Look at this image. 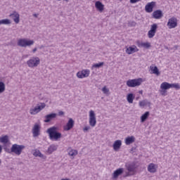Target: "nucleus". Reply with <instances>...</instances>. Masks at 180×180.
Returning <instances> with one entry per match:
<instances>
[{
	"mask_svg": "<svg viewBox=\"0 0 180 180\" xmlns=\"http://www.w3.org/2000/svg\"><path fill=\"white\" fill-rule=\"evenodd\" d=\"M57 148H58V146L56 144H51V146H49L46 153L48 154H52L54 153V151H57Z\"/></svg>",
	"mask_w": 180,
	"mask_h": 180,
	"instance_id": "24",
	"label": "nucleus"
},
{
	"mask_svg": "<svg viewBox=\"0 0 180 180\" xmlns=\"http://www.w3.org/2000/svg\"><path fill=\"white\" fill-rule=\"evenodd\" d=\"M89 123L91 127L96 126V115L95 111L91 110L89 112Z\"/></svg>",
	"mask_w": 180,
	"mask_h": 180,
	"instance_id": "8",
	"label": "nucleus"
},
{
	"mask_svg": "<svg viewBox=\"0 0 180 180\" xmlns=\"http://www.w3.org/2000/svg\"><path fill=\"white\" fill-rule=\"evenodd\" d=\"M167 26L168 29H175L178 27V19L176 17L169 18Z\"/></svg>",
	"mask_w": 180,
	"mask_h": 180,
	"instance_id": "10",
	"label": "nucleus"
},
{
	"mask_svg": "<svg viewBox=\"0 0 180 180\" xmlns=\"http://www.w3.org/2000/svg\"><path fill=\"white\" fill-rule=\"evenodd\" d=\"M41 124L39 123H35L32 127V133L33 137H39L41 134Z\"/></svg>",
	"mask_w": 180,
	"mask_h": 180,
	"instance_id": "9",
	"label": "nucleus"
},
{
	"mask_svg": "<svg viewBox=\"0 0 180 180\" xmlns=\"http://www.w3.org/2000/svg\"><path fill=\"white\" fill-rule=\"evenodd\" d=\"M142 82H143V80L141 78L129 79L127 81V85L129 88H136V86H140Z\"/></svg>",
	"mask_w": 180,
	"mask_h": 180,
	"instance_id": "7",
	"label": "nucleus"
},
{
	"mask_svg": "<svg viewBox=\"0 0 180 180\" xmlns=\"http://www.w3.org/2000/svg\"><path fill=\"white\" fill-rule=\"evenodd\" d=\"M75 123L74 120H72V118H70L66 125L63 126V130L65 131H70V130L74 127Z\"/></svg>",
	"mask_w": 180,
	"mask_h": 180,
	"instance_id": "14",
	"label": "nucleus"
},
{
	"mask_svg": "<svg viewBox=\"0 0 180 180\" xmlns=\"http://www.w3.org/2000/svg\"><path fill=\"white\" fill-rule=\"evenodd\" d=\"M9 18H11L16 25L20 22V15L16 11H13L12 13L9 15Z\"/></svg>",
	"mask_w": 180,
	"mask_h": 180,
	"instance_id": "13",
	"label": "nucleus"
},
{
	"mask_svg": "<svg viewBox=\"0 0 180 180\" xmlns=\"http://www.w3.org/2000/svg\"><path fill=\"white\" fill-rule=\"evenodd\" d=\"M125 51L127 54H134V53H137V51H139V49L137 48V46H136V45H132L127 48Z\"/></svg>",
	"mask_w": 180,
	"mask_h": 180,
	"instance_id": "19",
	"label": "nucleus"
},
{
	"mask_svg": "<svg viewBox=\"0 0 180 180\" xmlns=\"http://www.w3.org/2000/svg\"><path fill=\"white\" fill-rule=\"evenodd\" d=\"M68 155H70V157H72V158H74L75 157H76V155H78V150L72 149V150H69Z\"/></svg>",
	"mask_w": 180,
	"mask_h": 180,
	"instance_id": "32",
	"label": "nucleus"
},
{
	"mask_svg": "<svg viewBox=\"0 0 180 180\" xmlns=\"http://www.w3.org/2000/svg\"><path fill=\"white\" fill-rule=\"evenodd\" d=\"M46 133H48L49 139L52 141H58L62 137V134L58 132V127H50L47 129Z\"/></svg>",
	"mask_w": 180,
	"mask_h": 180,
	"instance_id": "2",
	"label": "nucleus"
},
{
	"mask_svg": "<svg viewBox=\"0 0 180 180\" xmlns=\"http://www.w3.org/2000/svg\"><path fill=\"white\" fill-rule=\"evenodd\" d=\"M103 64H105L103 62H101L99 63L94 64L91 66V70H94V68H101V67H103Z\"/></svg>",
	"mask_w": 180,
	"mask_h": 180,
	"instance_id": "34",
	"label": "nucleus"
},
{
	"mask_svg": "<svg viewBox=\"0 0 180 180\" xmlns=\"http://www.w3.org/2000/svg\"><path fill=\"white\" fill-rule=\"evenodd\" d=\"M91 74V71L88 69H84L77 72L76 76L79 79H83V78H88Z\"/></svg>",
	"mask_w": 180,
	"mask_h": 180,
	"instance_id": "11",
	"label": "nucleus"
},
{
	"mask_svg": "<svg viewBox=\"0 0 180 180\" xmlns=\"http://www.w3.org/2000/svg\"><path fill=\"white\" fill-rule=\"evenodd\" d=\"M154 19H161L163 16L162 11L161 10H157L153 13Z\"/></svg>",
	"mask_w": 180,
	"mask_h": 180,
	"instance_id": "27",
	"label": "nucleus"
},
{
	"mask_svg": "<svg viewBox=\"0 0 180 180\" xmlns=\"http://www.w3.org/2000/svg\"><path fill=\"white\" fill-rule=\"evenodd\" d=\"M138 47L143 49H150L151 47V44L150 42H141L140 41H136Z\"/></svg>",
	"mask_w": 180,
	"mask_h": 180,
	"instance_id": "21",
	"label": "nucleus"
},
{
	"mask_svg": "<svg viewBox=\"0 0 180 180\" xmlns=\"http://www.w3.org/2000/svg\"><path fill=\"white\" fill-rule=\"evenodd\" d=\"M95 8L100 13H102L105 11V5L99 1L95 2Z\"/></svg>",
	"mask_w": 180,
	"mask_h": 180,
	"instance_id": "16",
	"label": "nucleus"
},
{
	"mask_svg": "<svg viewBox=\"0 0 180 180\" xmlns=\"http://www.w3.org/2000/svg\"><path fill=\"white\" fill-rule=\"evenodd\" d=\"M64 115H65V112L63 111H59L58 112V115L59 116H64Z\"/></svg>",
	"mask_w": 180,
	"mask_h": 180,
	"instance_id": "41",
	"label": "nucleus"
},
{
	"mask_svg": "<svg viewBox=\"0 0 180 180\" xmlns=\"http://www.w3.org/2000/svg\"><path fill=\"white\" fill-rule=\"evenodd\" d=\"M141 0H129L130 4H136V2H140Z\"/></svg>",
	"mask_w": 180,
	"mask_h": 180,
	"instance_id": "39",
	"label": "nucleus"
},
{
	"mask_svg": "<svg viewBox=\"0 0 180 180\" xmlns=\"http://www.w3.org/2000/svg\"><path fill=\"white\" fill-rule=\"evenodd\" d=\"M150 70L152 71V73L155 74V75H160V70H158V68H157V66H150Z\"/></svg>",
	"mask_w": 180,
	"mask_h": 180,
	"instance_id": "31",
	"label": "nucleus"
},
{
	"mask_svg": "<svg viewBox=\"0 0 180 180\" xmlns=\"http://www.w3.org/2000/svg\"><path fill=\"white\" fill-rule=\"evenodd\" d=\"M154 6H155V2L151 1L148 3L145 6V11L148 13H151L153 12V9H154Z\"/></svg>",
	"mask_w": 180,
	"mask_h": 180,
	"instance_id": "17",
	"label": "nucleus"
},
{
	"mask_svg": "<svg viewBox=\"0 0 180 180\" xmlns=\"http://www.w3.org/2000/svg\"><path fill=\"white\" fill-rule=\"evenodd\" d=\"M2 153V146L0 145V154Z\"/></svg>",
	"mask_w": 180,
	"mask_h": 180,
	"instance_id": "44",
	"label": "nucleus"
},
{
	"mask_svg": "<svg viewBox=\"0 0 180 180\" xmlns=\"http://www.w3.org/2000/svg\"><path fill=\"white\" fill-rule=\"evenodd\" d=\"M33 16H34V18H38L39 14H36V13H34V14H33Z\"/></svg>",
	"mask_w": 180,
	"mask_h": 180,
	"instance_id": "43",
	"label": "nucleus"
},
{
	"mask_svg": "<svg viewBox=\"0 0 180 180\" xmlns=\"http://www.w3.org/2000/svg\"><path fill=\"white\" fill-rule=\"evenodd\" d=\"M44 108H46V103H39L36 106L30 109V113L32 115H37V113H40Z\"/></svg>",
	"mask_w": 180,
	"mask_h": 180,
	"instance_id": "6",
	"label": "nucleus"
},
{
	"mask_svg": "<svg viewBox=\"0 0 180 180\" xmlns=\"http://www.w3.org/2000/svg\"><path fill=\"white\" fill-rule=\"evenodd\" d=\"M57 117V113H51L44 117V123H50V121Z\"/></svg>",
	"mask_w": 180,
	"mask_h": 180,
	"instance_id": "18",
	"label": "nucleus"
},
{
	"mask_svg": "<svg viewBox=\"0 0 180 180\" xmlns=\"http://www.w3.org/2000/svg\"><path fill=\"white\" fill-rule=\"evenodd\" d=\"M127 169L129 172H134L136 171V166L134 165H129L127 167Z\"/></svg>",
	"mask_w": 180,
	"mask_h": 180,
	"instance_id": "33",
	"label": "nucleus"
},
{
	"mask_svg": "<svg viewBox=\"0 0 180 180\" xmlns=\"http://www.w3.org/2000/svg\"><path fill=\"white\" fill-rule=\"evenodd\" d=\"M150 116V112L147 111L141 116V123H144Z\"/></svg>",
	"mask_w": 180,
	"mask_h": 180,
	"instance_id": "30",
	"label": "nucleus"
},
{
	"mask_svg": "<svg viewBox=\"0 0 180 180\" xmlns=\"http://www.w3.org/2000/svg\"><path fill=\"white\" fill-rule=\"evenodd\" d=\"M0 22L1 25H11V23H12V21L8 18L0 20Z\"/></svg>",
	"mask_w": 180,
	"mask_h": 180,
	"instance_id": "35",
	"label": "nucleus"
},
{
	"mask_svg": "<svg viewBox=\"0 0 180 180\" xmlns=\"http://www.w3.org/2000/svg\"><path fill=\"white\" fill-rule=\"evenodd\" d=\"M129 25L131 26V27H134V26H136V22L132 21V22L129 23Z\"/></svg>",
	"mask_w": 180,
	"mask_h": 180,
	"instance_id": "40",
	"label": "nucleus"
},
{
	"mask_svg": "<svg viewBox=\"0 0 180 180\" xmlns=\"http://www.w3.org/2000/svg\"><path fill=\"white\" fill-rule=\"evenodd\" d=\"M124 172V169L123 168H119L117 170H115L113 174H112V178L114 179H117V178H119V176H120V175H122V174H123V172Z\"/></svg>",
	"mask_w": 180,
	"mask_h": 180,
	"instance_id": "20",
	"label": "nucleus"
},
{
	"mask_svg": "<svg viewBox=\"0 0 180 180\" xmlns=\"http://www.w3.org/2000/svg\"><path fill=\"white\" fill-rule=\"evenodd\" d=\"M171 88H174V89H180L179 83H169L164 82L160 84V89L159 92L162 96H167V91L171 89Z\"/></svg>",
	"mask_w": 180,
	"mask_h": 180,
	"instance_id": "1",
	"label": "nucleus"
},
{
	"mask_svg": "<svg viewBox=\"0 0 180 180\" xmlns=\"http://www.w3.org/2000/svg\"><path fill=\"white\" fill-rule=\"evenodd\" d=\"M17 44L19 47H30L34 44V41L33 39L23 38L18 39Z\"/></svg>",
	"mask_w": 180,
	"mask_h": 180,
	"instance_id": "3",
	"label": "nucleus"
},
{
	"mask_svg": "<svg viewBox=\"0 0 180 180\" xmlns=\"http://www.w3.org/2000/svg\"><path fill=\"white\" fill-rule=\"evenodd\" d=\"M32 154L34 157H39V158H42V160H46L47 158V156L43 155V153L37 149L34 150Z\"/></svg>",
	"mask_w": 180,
	"mask_h": 180,
	"instance_id": "22",
	"label": "nucleus"
},
{
	"mask_svg": "<svg viewBox=\"0 0 180 180\" xmlns=\"http://www.w3.org/2000/svg\"><path fill=\"white\" fill-rule=\"evenodd\" d=\"M136 96L133 93H129L127 95V101L128 103H133Z\"/></svg>",
	"mask_w": 180,
	"mask_h": 180,
	"instance_id": "28",
	"label": "nucleus"
},
{
	"mask_svg": "<svg viewBox=\"0 0 180 180\" xmlns=\"http://www.w3.org/2000/svg\"><path fill=\"white\" fill-rule=\"evenodd\" d=\"M0 143L1 144H8L9 143V136L8 135L0 136Z\"/></svg>",
	"mask_w": 180,
	"mask_h": 180,
	"instance_id": "29",
	"label": "nucleus"
},
{
	"mask_svg": "<svg viewBox=\"0 0 180 180\" xmlns=\"http://www.w3.org/2000/svg\"><path fill=\"white\" fill-rule=\"evenodd\" d=\"M60 180H70V179L65 178V179H60Z\"/></svg>",
	"mask_w": 180,
	"mask_h": 180,
	"instance_id": "45",
	"label": "nucleus"
},
{
	"mask_svg": "<svg viewBox=\"0 0 180 180\" xmlns=\"http://www.w3.org/2000/svg\"><path fill=\"white\" fill-rule=\"evenodd\" d=\"M89 130H91V127L89 125L85 126L83 128L84 133H87V131H89Z\"/></svg>",
	"mask_w": 180,
	"mask_h": 180,
	"instance_id": "38",
	"label": "nucleus"
},
{
	"mask_svg": "<svg viewBox=\"0 0 180 180\" xmlns=\"http://www.w3.org/2000/svg\"><path fill=\"white\" fill-rule=\"evenodd\" d=\"M157 169H158V165H155L154 163H150L148 165V171L150 174H155V172H157Z\"/></svg>",
	"mask_w": 180,
	"mask_h": 180,
	"instance_id": "15",
	"label": "nucleus"
},
{
	"mask_svg": "<svg viewBox=\"0 0 180 180\" xmlns=\"http://www.w3.org/2000/svg\"><path fill=\"white\" fill-rule=\"evenodd\" d=\"M120 147H122V141L121 140L115 141L112 145V148L114 151H119V150H120Z\"/></svg>",
	"mask_w": 180,
	"mask_h": 180,
	"instance_id": "23",
	"label": "nucleus"
},
{
	"mask_svg": "<svg viewBox=\"0 0 180 180\" xmlns=\"http://www.w3.org/2000/svg\"><path fill=\"white\" fill-rule=\"evenodd\" d=\"M36 51H37V47H35L32 49V53L34 54V53H36Z\"/></svg>",
	"mask_w": 180,
	"mask_h": 180,
	"instance_id": "42",
	"label": "nucleus"
},
{
	"mask_svg": "<svg viewBox=\"0 0 180 180\" xmlns=\"http://www.w3.org/2000/svg\"><path fill=\"white\" fill-rule=\"evenodd\" d=\"M139 105L141 108V109H144L146 106H151V103H150V101H148L147 100H143L139 101Z\"/></svg>",
	"mask_w": 180,
	"mask_h": 180,
	"instance_id": "26",
	"label": "nucleus"
},
{
	"mask_svg": "<svg viewBox=\"0 0 180 180\" xmlns=\"http://www.w3.org/2000/svg\"><path fill=\"white\" fill-rule=\"evenodd\" d=\"M102 92L105 95H109L110 94L109 89H108V87H106V86H105L104 87L102 88Z\"/></svg>",
	"mask_w": 180,
	"mask_h": 180,
	"instance_id": "37",
	"label": "nucleus"
},
{
	"mask_svg": "<svg viewBox=\"0 0 180 180\" xmlns=\"http://www.w3.org/2000/svg\"><path fill=\"white\" fill-rule=\"evenodd\" d=\"M6 86L4 82H0V94H4L5 92Z\"/></svg>",
	"mask_w": 180,
	"mask_h": 180,
	"instance_id": "36",
	"label": "nucleus"
},
{
	"mask_svg": "<svg viewBox=\"0 0 180 180\" xmlns=\"http://www.w3.org/2000/svg\"><path fill=\"white\" fill-rule=\"evenodd\" d=\"M134 141H136V137L131 136H127L125 139V144L126 146H130V144H133V143H134Z\"/></svg>",
	"mask_w": 180,
	"mask_h": 180,
	"instance_id": "25",
	"label": "nucleus"
},
{
	"mask_svg": "<svg viewBox=\"0 0 180 180\" xmlns=\"http://www.w3.org/2000/svg\"><path fill=\"white\" fill-rule=\"evenodd\" d=\"M157 29H158V25L156 23L153 24L150 26V30L148 32V37L149 39H153V37L155 36V33H157Z\"/></svg>",
	"mask_w": 180,
	"mask_h": 180,
	"instance_id": "12",
	"label": "nucleus"
},
{
	"mask_svg": "<svg viewBox=\"0 0 180 180\" xmlns=\"http://www.w3.org/2000/svg\"><path fill=\"white\" fill-rule=\"evenodd\" d=\"M27 65L29 68H36L40 65V58L33 56L27 61Z\"/></svg>",
	"mask_w": 180,
	"mask_h": 180,
	"instance_id": "4",
	"label": "nucleus"
},
{
	"mask_svg": "<svg viewBox=\"0 0 180 180\" xmlns=\"http://www.w3.org/2000/svg\"><path fill=\"white\" fill-rule=\"evenodd\" d=\"M43 47H44L43 46H41L39 49H43Z\"/></svg>",
	"mask_w": 180,
	"mask_h": 180,
	"instance_id": "46",
	"label": "nucleus"
},
{
	"mask_svg": "<svg viewBox=\"0 0 180 180\" xmlns=\"http://www.w3.org/2000/svg\"><path fill=\"white\" fill-rule=\"evenodd\" d=\"M25 148H26V146H25V145H19L15 143L13 144L11 148V153H13V154H15V155H20Z\"/></svg>",
	"mask_w": 180,
	"mask_h": 180,
	"instance_id": "5",
	"label": "nucleus"
}]
</instances>
